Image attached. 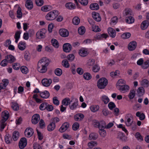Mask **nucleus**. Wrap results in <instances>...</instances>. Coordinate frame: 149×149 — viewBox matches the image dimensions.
<instances>
[{
    "mask_svg": "<svg viewBox=\"0 0 149 149\" xmlns=\"http://www.w3.org/2000/svg\"><path fill=\"white\" fill-rule=\"evenodd\" d=\"M49 63V61L46 57L41 58L38 62L37 65V70L41 73H45L47 70V67Z\"/></svg>",
    "mask_w": 149,
    "mask_h": 149,
    "instance_id": "1",
    "label": "nucleus"
},
{
    "mask_svg": "<svg viewBox=\"0 0 149 149\" xmlns=\"http://www.w3.org/2000/svg\"><path fill=\"white\" fill-rule=\"evenodd\" d=\"M58 14V10H54L48 13L46 15L45 18L47 20H52L56 19Z\"/></svg>",
    "mask_w": 149,
    "mask_h": 149,
    "instance_id": "2",
    "label": "nucleus"
},
{
    "mask_svg": "<svg viewBox=\"0 0 149 149\" xmlns=\"http://www.w3.org/2000/svg\"><path fill=\"white\" fill-rule=\"evenodd\" d=\"M107 80L104 77H102L100 79L97 83L98 87L100 89L104 88L108 84Z\"/></svg>",
    "mask_w": 149,
    "mask_h": 149,
    "instance_id": "3",
    "label": "nucleus"
},
{
    "mask_svg": "<svg viewBox=\"0 0 149 149\" xmlns=\"http://www.w3.org/2000/svg\"><path fill=\"white\" fill-rule=\"evenodd\" d=\"M47 30L45 29H42L39 30L36 33V38L38 39H44L46 37Z\"/></svg>",
    "mask_w": 149,
    "mask_h": 149,
    "instance_id": "4",
    "label": "nucleus"
},
{
    "mask_svg": "<svg viewBox=\"0 0 149 149\" xmlns=\"http://www.w3.org/2000/svg\"><path fill=\"white\" fill-rule=\"evenodd\" d=\"M125 122L127 127H130V125L134 122L133 117L131 114L129 113L126 115Z\"/></svg>",
    "mask_w": 149,
    "mask_h": 149,
    "instance_id": "5",
    "label": "nucleus"
},
{
    "mask_svg": "<svg viewBox=\"0 0 149 149\" xmlns=\"http://www.w3.org/2000/svg\"><path fill=\"white\" fill-rule=\"evenodd\" d=\"M27 141L26 139L25 138H22L19 142V146L21 149H23L26 146Z\"/></svg>",
    "mask_w": 149,
    "mask_h": 149,
    "instance_id": "6",
    "label": "nucleus"
},
{
    "mask_svg": "<svg viewBox=\"0 0 149 149\" xmlns=\"http://www.w3.org/2000/svg\"><path fill=\"white\" fill-rule=\"evenodd\" d=\"M42 83L43 85L45 87H48L50 86L52 82L51 79L44 78L42 80Z\"/></svg>",
    "mask_w": 149,
    "mask_h": 149,
    "instance_id": "7",
    "label": "nucleus"
},
{
    "mask_svg": "<svg viewBox=\"0 0 149 149\" xmlns=\"http://www.w3.org/2000/svg\"><path fill=\"white\" fill-rule=\"evenodd\" d=\"M33 133V130L31 127H28L26 128L24 132L25 135L28 137H30L31 136Z\"/></svg>",
    "mask_w": 149,
    "mask_h": 149,
    "instance_id": "8",
    "label": "nucleus"
},
{
    "mask_svg": "<svg viewBox=\"0 0 149 149\" xmlns=\"http://www.w3.org/2000/svg\"><path fill=\"white\" fill-rule=\"evenodd\" d=\"M40 120V116L38 114H34L32 117L31 121L33 124H36Z\"/></svg>",
    "mask_w": 149,
    "mask_h": 149,
    "instance_id": "9",
    "label": "nucleus"
},
{
    "mask_svg": "<svg viewBox=\"0 0 149 149\" xmlns=\"http://www.w3.org/2000/svg\"><path fill=\"white\" fill-rule=\"evenodd\" d=\"M59 33L61 36L64 37H68L69 35L68 31L65 29H60L59 31Z\"/></svg>",
    "mask_w": 149,
    "mask_h": 149,
    "instance_id": "10",
    "label": "nucleus"
},
{
    "mask_svg": "<svg viewBox=\"0 0 149 149\" xmlns=\"http://www.w3.org/2000/svg\"><path fill=\"white\" fill-rule=\"evenodd\" d=\"M69 127V124L67 122H65L62 124L59 129V131L61 132L65 131Z\"/></svg>",
    "mask_w": 149,
    "mask_h": 149,
    "instance_id": "11",
    "label": "nucleus"
},
{
    "mask_svg": "<svg viewBox=\"0 0 149 149\" xmlns=\"http://www.w3.org/2000/svg\"><path fill=\"white\" fill-rule=\"evenodd\" d=\"M137 43L135 41L130 42L128 45V49L130 51H132L134 50L136 47Z\"/></svg>",
    "mask_w": 149,
    "mask_h": 149,
    "instance_id": "12",
    "label": "nucleus"
},
{
    "mask_svg": "<svg viewBox=\"0 0 149 149\" xmlns=\"http://www.w3.org/2000/svg\"><path fill=\"white\" fill-rule=\"evenodd\" d=\"M63 47L64 51L66 52H69L72 49L71 45L68 43H65L63 45Z\"/></svg>",
    "mask_w": 149,
    "mask_h": 149,
    "instance_id": "13",
    "label": "nucleus"
},
{
    "mask_svg": "<svg viewBox=\"0 0 149 149\" xmlns=\"http://www.w3.org/2000/svg\"><path fill=\"white\" fill-rule=\"evenodd\" d=\"M108 32L110 36L113 38L116 36V32L115 30L111 27H109L108 29Z\"/></svg>",
    "mask_w": 149,
    "mask_h": 149,
    "instance_id": "14",
    "label": "nucleus"
},
{
    "mask_svg": "<svg viewBox=\"0 0 149 149\" xmlns=\"http://www.w3.org/2000/svg\"><path fill=\"white\" fill-rule=\"evenodd\" d=\"M92 15L93 18L96 21L99 22L101 20V18L99 13L93 12L92 13Z\"/></svg>",
    "mask_w": 149,
    "mask_h": 149,
    "instance_id": "15",
    "label": "nucleus"
},
{
    "mask_svg": "<svg viewBox=\"0 0 149 149\" xmlns=\"http://www.w3.org/2000/svg\"><path fill=\"white\" fill-rule=\"evenodd\" d=\"M9 117L8 112L7 111H5L1 113V120H3L5 121H6Z\"/></svg>",
    "mask_w": 149,
    "mask_h": 149,
    "instance_id": "16",
    "label": "nucleus"
},
{
    "mask_svg": "<svg viewBox=\"0 0 149 149\" xmlns=\"http://www.w3.org/2000/svg\"><path fill=\"white\" fill-rule=\"evenodd\" d=\"M149 25V22L147 20L143 21L141 23V29L144 30L146 29Z\"/></svg>",
    "mask_w": 149,
    "mask_h": 149,
    "instance_id": "17",
    "label": "nucleus"
},
{
    "mask_svg": "<svg viewBox=\"0 0 149 149\" xmlns=\"http://www.w3.org/2000/svg\"><path fill=\"white\" fill-rule=\"evenodd\" d=\"M79 53L81 56L85 57L88 54V53L86 49L83 48L79 50Z\"/></svg>",
    "mask_w": 149,
    "mask_h": 149,
    "instance_id": "18",
    "label": "nucleus"
},
{
    "mask_svg": "<svg viewBox=\"0 0 149 149\" xmlns=\"http://www.w3.org/2000/svg\"><path fill=\"white\" fill-rule=\"evenodd\" d=\"M26 7L29 10L31 9L33 7V4L31 0H27L25 4Z\"/></svg>",
    "mask_w": 149,
    "mask_h": 149,
    "instance_id": "19",
    "label": "nucleus"
},
{
    "mask_svg": "<svg viewBox=\"0 0 149 149\" xmlns=\"http://www.w3.org/2000/svg\"><path fill=\"white\" fill-rule=\"evenodd\" d=\"M50 94L49 92L47 91L40 92V96L42 98L45 99L49 97Z\"/></svg>",
    "mask_w": 149,
    "mask_h": 149,
    "instance_id": "20",
    "label": "nucleus"
},
{
    "mask_svg": "<svg viewBox=\"0 0 149 149\" xmlns=\"http://www.w3.org/2000/svg\"><path fill=\"white\" fill-rule=\"evenodd\" d=\"M130 89V87L127 85H122L120 86V90L123 93H125L128 91Z\"/></svg>",
    "mask_w": 149,
    "mask_h": 149,
    "instance_id": "21",
    "label": "nucleus"
},
{
    "mask_svg": "<svg viewBox=\"0 0 149 149\" xmlns=\"http://www.w3.org/2000/svg\"><path fill=\"white\" fill-rule=\"evenodd\" d=\"M26 44L24 42L20 41L18 44V47L19 49L21 51L24 50L26 47Z\"/></svg>",
    "mask_w": 149,
    "mask_h": 149,
    "instance_id": "22",
    "label": "nucleus"
},
{
    "mask_svg": "<svg viewBox=\"0 0 149 149\" xmlns=\"http://www.w3.org/2000/svg\"><path fill=\"white\" fill-rule=\"evenodd\" d=\"M123 14L124 16L130 15L132 14V11L130 8H126L123 11Z\"/></svg>",
    "mask_w": 149,
    "mask_h": 149,
    "instance_id": "23",
    "label": "nucleus"
},
{
    "mask_svg": "<svg viewBox=\"0 0 149 149\" xmlns=\"http://www.w3.org/2000/svg\"><path fill=\"white\" fill-rule=\"evenodd\" d=\"M145 93V90L143 88L140 87L137 90V94L139 97L142 96Z\"/></svg>",
    "mask_w": 149,
    "mask_h": 149,
    "instance_id": "24",
    "label": "nucleus"
},
{
    "mask_svg": "<svg viewBox=\"0 0 149 149\" xmlns=\"http://www.w3.org/2000/svg\"><path fill=\"white\" fill-rule=\"evenodd\" d=\"M5 140L6 143L10 144L12 141L11 135L9 134H6L5 136Z\"/></svg>",
    "mask_w": 149,
    "mask_h": 149,
    "instance_id": "25",
    "label": "nucleus"
},
{
    "mask_svg": "<svg viewBox=\"0 0 149 149\" xmlns=\"http://www.w3.org/2000/svg\"><path fill=\"white\" fill-rule=\"evenodd\" d=\"M99 108V106L98 105H93L90 107L91 111L93 113L97 111Z\"/></svg>",
    "mask_w": 149,
    "mask_h": 149,
    "instance_id": "26",
    "label": "nucleus"
},
{
    "mask_svg": "<svg viewBox=\"0 0 149 149\" xmlns=\"http://www.w3.org/2000/svg\"><path fill=\"white\" fill-rule=\"evenodd\" d=\"M78 105V101H76L72 104L69 105V107L71 110L76 109Z\"/></svg>",
    "mask_w": 149,
    "mask_h": 149,
    "instance_id": "27",
    "label": "nucleus"
},
{
    "mask_svg": "<svg viewBox=\"0 0 149 149\" xmlns=\"http://www.w3.org/2000/svg\"><path fill=\"white\" fill-rule=\"evenodd\" d=\"M53 9L52 6L50 5H45L41 7V10L43 11L47 12L52 10Z\"/></svg>",
    "mask_w": 149,
    "mask_h": 149,
    "instance_id": "28",
    "label": "nucleus"
},
{
    "mask_svg": "<svg viewBox=\"0 0 149 149\" xmlns=\"http://www.w3.org/2000/svg\"><path fill=\"white\" fill-rule=\"evenodd\" d=\"M136 116L139 118L140 120H143L145 118V116L143 113L138 111L136 113Z\"/></svg>",
    "mask_w": 149,
    "mask_h": 149,
    "instance_id": "29",
    "label": "nucleus"
},
{
    "mask_svg": "<svg viewBox=\"0 0 149 149\" xmlns=\"http://www.w3.org/2000/svg\"><path fill=\"white\" fill-rule=\"evenodd\" d=\"M21 33V32L20 31H18L16 32L15 33L14 36V38L15 39V42L16 43H17L18 41L20 38V34Z\"/></svg>",
    "mask_w": 149,
    "mask_h": 149,
    "instance_id": "30",
    "label": "nucleus"
},
{
    "mask_svg": "<svg viewBox=\"0 0 149 149\" xmlns=\"http://www.w3.org/2000/svg\"><path fill=\"white\" fill-rule=\"evenodd\" d=\"M6 58L7 61L8 62L10 63L13 62L15 60L14 57L11 55H7L6 57Z\"/></svg>",
    "mask_w": 149,
    "mask_h": 149,
    "instance_id": "31",
    "label": "nucleus"
},
{
    "mask_svg": "<svg viewBox=\"0 0 149 149\" xmlns=\"http://www.w3.org/2000/svg\"><path fill=\"white\" fill-rule=\"evenodd\" d=\"M56 125L54 122L50 123L48 126L47 130L49 132L53 130L55 128Z\"/></svg>",
    "mask_w": 149,
    "mask_h": 149,
    "instance_id": "32",
    "label": "nucleus"
},
{
    "mask_svg": "<svg viewBox=\"0 0 149 149\" xmlns=\"http://www.w3.org/2000/svg\"><path fill=\"white\" fill-rule=\"evenodd\" d=\"M71 102L72 101H70V98H65L62 101V104L63 105L67 106L69 104H70Z\"/></svg>",
    "mask_w": 149,
    "mask_h": 149,
    "instance_id": "33",
    "label": "nucleus"
},
{
    "mask_svg": "<svg viewBox=\"0 0 149 149\" xmlns=\"http://www.w3.org/2000/svg\"><path fill=\"white\" fill-rule=\"evenodd\" d=\"M6 121L1 120L0 122V130L1 132L3 131V129L6 126Z\"/></svg>",
    "mask_w": 149,
    "mask_h": 149,
    "instance_id": "34",
    "label": "nucleus"
},
{
    "mask_svg": "<svg viewBox=\"0 0 149 149\" xmlns=\"http://www.w3.org/2000/svg\"><path fill=\"white\" fill-rule=\"evenodd\" d=\"M84 115L82 113H78L74 116L75 120L77 121L81 120L84 118Z\"/></svg>",
    "mask_w": 149,
    "mask_h": 149,
    "instance_id": "35",
    "label": "nucleus"
},
{
    "mask_svg": "<svg viewBox=\"0 0 149 149\" xmlns=\"http://www.w3.org/2000/svg\"><path fill=\"white\" fill-rule=\"evenodd\" d=\"M102 101L104 104H107L109 101V99L107 96L106 95H103L101 97Z\"/></svg>",
    "mask_w": 149,
    "mask_h": 149,
    "instance_id": "36",
    "label": "nucleus"
},
{
    "mask_svg": "<svg viewBox=\"0 0 149 149\" xmlns=\"http://www.w3.org/2000/svg\"><path fill=\"white\" fill-rule=\"evenodd\" d=\"M141 67L144 69H147L149 67V60H148L144 61Z\"/></svg>",
    "mask_w": 149,
    "mask_h": 149,
    "instance_id": "37",
    "label": "nucleus"
},
{
    "mask_svg": "<svg viewBox=\"0 0 149 149\" xmlns=\"http://www.w3.org/2000/svg\"><path fill=\"white\" fill-rule=\"evenodd\" d=\"M134 18L131 16H128L125 19L126 22L128 24H132L134 23Z\"/></svg>",
    "mask_w": 149,
    "mask_h": 149,
    "instance_id": "38",
    "label": "nucleus"
},
{
    "mask_svg": "<svg viewBox=\"0 0 149 149\" xmlns=\"http://www.w3.org/2000/svg\"><path fill=\"white\" fill-rule=\"evenodd\" d=\"M90 8L92 10H97L99 9V6L97 3H94L91 4Z\"/></svg>",
    "mask_w": 149,
    "mask_h": 149,
    "instance_id": "39",
    "label": "nucleus"
},
{
    "mask_svg": "<svg viewBox=\"0 0 149 149\" xmlns=\"http://www.w3.org/2000/svg\"><path fill=\"white\" fill-rule=\"evenodd\" d=\"M135 95V91L134 90H131L128 95V97L130 100L132 99L134 97Z\"/></svg>",
    "mask_w": 149,
    "mask_h": 149,
    "instance_id": "40",
    "label": "nucleus"
},
{
    "mask_svg": "<svg viewBox=\"0 0 149 149\" xmlns=\"http://www.w3.org/2000/svg\"><path fill=\"white\" fill-rule=\"evenodd\" d=\"M84 79L87 80H89L92 78V76L91 74L88 72H86L83 75Z\"/></svg>",
    "mask_w": 149,
    "mask_h": 149,
    "instance_id": "41",
    "label": "nucleus"
},
{
    "mask_svg": "<svg viewBox=\"0 0 149 149\" xmlns=\"http://www.w3.org/2000/svg\"><path fill=\"white\" fill-rule=\"evenodd\" d=\"M141 84L143 86L147 87L149 84V82L147 79H144L141 81Z\"/></svg>",
    "mask_w": 149,
    "mask_h": 149,
    "instance_id": "42",
    "label": "nucleus"
},
{
    "mask_svg": "<svg viewBox=\"0 0 149 149\" xmlns=\"http://www.w3.org/2000/svg\"><path fill=\"white\" fill-rule=\"evenodd\" d=\"M19 132L16 131L14 132L13 134L12 137L13 140L14 141H16L17 140L19 137Z\"/></svg>",
    "mask_w": 149,
    "mask_h": 149,
    "instance_id": "43",
    "label": "nucleus"
},
{
    "mask_svg": "<svg viewBox=\"0 0 149 149\" xmlns=\"http://www.w3.org/2000/svg\"><path fill=\"white\" fill-rule=\"evenodd\" d=\"M51 43L53 46L55 48H58V47L59 43L54 38L52 39L51 40Z\"/></svg>",
    "mask_w": 149,
    "mask_h": 149,
    "instance_id": "44",
    "label": "nucleus"
},
{
    "mask_svg": "<svg viewBox=\"0 0 149 149\" xmlns=\"http://www.w3.org/2000/svg\"><path fill=\"white\" fill-rule=\"evenodd\" d=\"M98 137L97 134L95 133H91L89 136V139L90 140H95Z\"/></svg>",
    "mask_w": 149,
    "mask_h": 149,
    "instance_id": "45",
    "label": "nucleus"
},
{
    "mask_svg": "<svg viewBox=\"0 0 149 149\" xmlns=\"http://www.w3.org/2000/svg\"><path fill=\"white\" fill-rule=\"evenodd\" d=\"M72 22L74 24L78 25L80 23V19L78 17H75L73 18Z\"/></svg>",
    "mask_w": 149,
    "mask_h": 149,
    "instance_id": "46",
    "label": "nucleus"
},
{
    "mask_svg": "<svg viewBox=\"0 0 149 149\" xmlns=\"http://www.w3.org/2000/svg\"><path fill=\"white\" fill-rule=\"evenodd\" d=\"M11 107L15 111H17L19 109L18 104L15 102H12L11 103Z\"/></svg>",
    "mask_w": 149,
    "mask_h": 149,
    "instance_id": "47",
    "label": "nucleus"
},
{
    "mask_svg": "<svg viewBox=\"0 0 149 149\" xmlns=\"http://www.w3.org/2000/svg\"><path fill=\"white\" fill-rule=\"evenodd\" d=\"M54 73L56 75L60 76L62 74V70L60 68H57L54 70Z\"/></svg>",
    "mask_w": 149,
    "mask_h": 149,
    "instance_id": "48",
    "label": "nucleus"
},
{
    "mask_svg": "<svg viewBox=\"0 0 149 149\" xmlns=\"http://www.w3.org/2000/svg\"><path fill=\"white\" fill-rule=\"evenodd\" d=\"M135 137L139 141H141L143 140L142 136L139 132H136L135 134Z\"/></svg>",
    "mask_w": 149,
    "mask_h": 149,
    "instance_id": "49",
    "label": "nucleus"
},
{
    "mask_svg": "<svg viewBox=\"0 0 149 149\" xmlns=\"http://www.w3.org/2000/svg\"><path fill=\"white\" fill-rule=\"evenodd\" d=\"M106 126V123L103 120H102L100 121L98 128L99 129H103V128H105Z\"/></svg>",
    "mask_w": 149,
    "mask_h": 149,
    "instance_id": "50",
    "label": "nucleus"
},
{
    "mask_svg": "<svg viewBox=\"0 0 149 149\" xmlns=\"http://www.w3.org/2000/svg\"><path fill=\"white\" fill-rule=\"evenodd\" d=\"M65 6L67 8L70 10L74 9L75 7L74 5L71 2L66 3Z\"/></svg>",
    "mask_w": 149,
    "mask_h": 149,
    "instance_id": "51",
    "label": "nucleus"
},
{
    "mask_svg": "<svg viewBox=\"0 0 149 149\" xmlns=\"http://www.w3.org/2000/svg\"><path fill=\"white\" fill-rule=\"evenodd\" d=\"M99 132L100 136L102 137H104L106 135V132L104 129H99Z\"/></svg>",
    "mask_w": 149,
    "mask_h": 149,
    "instance_id": "52",
    "label": "nucleus"
},
{
    "mask_svg": "<svg viewBox=\"0 0 149 149\" xmlns=\"http://www.w3.org/2000/svg\"><path fill=\"white\" fill-rule=\"evenodd\" d=\"M95 63V61L94 59H90L87 60L86 65L88 66H92Z\"/></svg>",
    "mask_w": 149,
    "mask_h": 149,
    "instance_id": "53",
    "label": "nucleus"
},
{
    "mask_svg": "<svg viewBox=\"0 0 149 149\" xmlns=\"http://www.w3.org/2000/svg\"><path fill=\"white\" fill-rule=\"evenodd\" d=\"M97 142L95 141H91L88 143V146L90 148H92L93 147L97 145Z\"/></svg>",
    "mask_w": 149,
    "mask_h": 149,
    "instance_id": "54",
    "label": "nucleus"
},
{
    "mask_svg": "<svg viewBox=\"0 0 149 149\" xmlns=\"http://www.w3.org/2000/svg\"><path fill=\"white\" fill-rule=\"evenodd\" d=\"M17 17L19 18H21L22 16V9L21 8L19 7L17 12Z\"/></svg>",
    "mask_w": 149,
    "mask_h": 149,
    "instance_id": "55",
    "label": "nucleus"
},
{
    "mask_svg": "<svg viewBox=\"0 0 149 149\" xmlns=\"http://www.w3.org/2000/svg\"><path fill=\"white\" fill-rule=\"evenodd\" d=\"M85 32V29L84 26H81L79 27L78 29V32L80 35H83Z\"/></svg>",
    "mask_w": 149,
    "mask_h": 149,
    "instance_id": "56",
    "label": "nucleus"
},
{
    "mask_svg": "<svg viewBox=\"0 0 149 149\" xmlns=\"http://www.w3.org/2000/svg\"><path fill=\"white\" fill-rule=\"evenodd\" d=\"M20 69L21 72L24 74H27L29 72L27 68L25 66H22Z\"/></svg>",
    "mask_w": 149,
    "mask_h": 149,
    "instance_id": "57",
    "label": "nucleus"
},
{
    "mask_svg": "<svg viewBox=\"0 0 149 149\" xmlns=\"http://www.w3.org/2000/svg\"><path fill=\"white\" fill-rule=\"evenodd\" d=\"M141 105L138 103L135 104L133 106V109L135 111L139 110L141 109Z\"/></svg>",
    "mask_w": 149,
    "mask_h": 149,
    "instance_id": "58",
    "label": "nucleus"
},
{
    "mask_svg": "<svg viewBox=\"0 0 149 149\" xmlns=\"http://www.w3.org/2000/svg\"><path fill=\"white\" fill-rule=\"evenodd\" d=\"M131 34L130 33L127 32L123 33L121 35V38L124 39H126L129 38L131 36Z\"/></svg>",
    "mask_w": 149,
    "mask_h": 149,
    "instance_id": "59",
    "label": "nucleus"
},
{
    "mask_svg": "<svg viewBox=\"0 0 149 149\" xmlns=\"http://www.w3.org/2000/svg\"><path fill=\"white\" fill-rule=\"evenodd\" d=\"M62 65L64 67L68 68L70 66L69 64L68 61L66 59H64L62 61Z\"/></svg>",
    "mask_w": 149,
    "mask_h": 149,
    "instance_id": "60",
    "label": "nucleus"
},
{
    "mask_svg": "<svg viewBox=\"0 0 149 149\" xmlns=\"http://www.w3.org/2000/svg\"><path fill=\"white\" fill-rule=\"evenodd\" d=\"M47 103V102L43 103L41 104L39 106V109L41 110H44L46 109Z\"/></svg>",
    "mask_w": 149,
    "mask_h": 149,
    "instance_id": "61",
    "label": "nucleus"
},
{
    "mask_svg": "<svg viewBox=\"0 0 149 149\" xmlns=\"http://www.w3.org/2000/svg\"><path fill=\"white\" fill-rule=\"evenodd\" d=\"M116 107V106L115 103L113 102H110L108 104V107L111 110H112Z\"/></svg>",
    "mask_w": 149,
    "mask_h": 149,
    "instance_id": "62",
    "label": "nucleus"
},
{
    "mask_svg": "<svg viewBox=\"0 0 149 149\" xmlns=\"http://www.w3.org/2000/svg\"><path fill=\"white\" fill-rule=\"evenodd\" d=\"M38 95L36 94H34L33 95V98H34L36 102L38 103H41L42 102L40 99L38 98Z\"/></svg>",
    "mask_w": 149,
    "mask_h": 149,
    "instance_id": "63",
    "label": "nucleus"
},
{
    "mask_svg": "<svg viewBox=\"0 0 149 149\" xmlns=\"http://www.w3.org/2000/svg\"><path fill=\"white\" fill-rule=\"evenodd\" d=\"M100 70V67L97 65H94L93 67L92 68L93 71L94 72H98Z\"/></svg>",
    "mask_w": 149,
    "mask_h": 149,
    "instance_id": "64",
    "label": "nucleus"
}]
</instances>
